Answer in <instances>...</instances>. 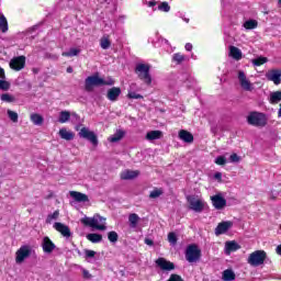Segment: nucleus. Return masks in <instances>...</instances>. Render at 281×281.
Masks as SVG:
<instances>
[{"instance_id":"nucleus-50","label":"nucleus","mask_w":281,"mask_h":281,"mask_svg":"<svg viewBox=\"0 0 281 281\" xmlns=\"http://www.w3.org/2000/svg\"><path fill=\"white\" fill-rule=\"evenodd\" d=\"M85 254H86V258H95V251L94 250L86 249Z\"/></svg>"},{"instance_id":"nucleus-32","label":"nucleus","mask_w":281,"mask_h":281,"mask_svg":"<svg viewBox=\"0 0 281 281\" xmlns=\"http://www.w3.org/2000/svg\"><path fill=\"white\" fill-rule=\"evenodd\" d=\"M279 102H281V92L276 91L270 93V104H278Z\"/></svg>"},{"instance_id":"nucleus-43","label":"nucleus","mask_w":281,"mask_h":281,"mask_svg":"<svg viewBox=\"0 0 281 281\" xmlns=\"http://www.w3.org/2000/svg\"><path fill=\"white\" fill-rule=\"evenodd\" d=\"M100 45L102 49H109V47H111V41H109L106 37H103L101 38Z\"/></svg>"},{"instance_id":"nucleus-20","label":"nucleus","mask_w":281,"mask_h":281,"mask_svg":"<svg viewBox=\"0 0 281 281\" xmlns=\"http://www.w3.org/2000/svg\"><path fill=\"white\" fill-rule=\"evenodd\" d=\"M178 137L186 144H192V142H194V136L192 135V133L186 130H181L178 134Z\"/></svg>"},{"instance_id":"nucleus-59","label":"nucleus","mask_w":281,"mask_h":281,"mask_svg":"<svg viewBox=\"0 0 281 281\" xmlns=\"http://www.w3.org/2000/svg\"><path fill=\"white\" fill-rule=\"evenodd\" d=\"M278 256H281V244L276 249Z\"/></svg>"},{"instance_id":"nucleus-33","label":"nucleus","mask_w":281,"mask_h":281,"mask_svg":"<svg viewBox=\"0 0 281 281\" xmlns=\"http://www.w3.org/2000/svg\"><path fill=\"white\" fill-rule=\"evenodd\" d=\"M80 54V48H70L68 52L61 53V56L71 58L74 56H78Z\"/></svg>"},{"instance_id":"nucleus-6","label":"nucleus","mask_w":281,"mask_h":281,"mask_svg":"<svg viewBox=\"0 0 281 281\" xmlns=\"http://www.w3.org/2000/svg\"><path fill=\"white\" fill-rule=\"evenodd\" d=\"M32 254H36L34 249H32V246L30 245H23L20 247V249L15 252V262L16 265H23Z\"/></svg>"},{"instance_id":"nucleus-17","label":"nucleus","mask_w":281,"mask_h":281,"mask_svg":"<svg viewBox=\"0 0 281 281\" xmlns=\"http://www.w3.org/2000/svg\"><path fill=\"white\" fill-rule=\"evenodd\" d=\"M42 249L44 254H53L54 249H56V244L49 237L45 236L42 240Z\"/></svg>"},{"instance_id":"nucleus-54","label":"nucleus","mask_w":281,"mask_h":281,"mask_svg":"<svg viewBox=\"0 0 281 281\" xmlns=\"http://www.w3.org/2000/svg\"><path fill=\"white\" fill-rule=\"evenodd\" d=\"M0 80H5V70L3 68H0Z\"/></svg>"},{"instance_id":"nucleus-11","label":"nucleus","mask_w":281,"mask_h":281,"mask_svg":"<svg viewBox=\"0 0 281 281\" xmlns=\"http://www.w3.org/2000/svg\"><path fill=\"white\" fill-rule=\"evenodd\" d=\"M238 80H239V85H240L241 89H244V91H254V86L251 85V81H249V79H247L245 71H243V70L238 71Z\"/></svg>"},{"instance_id":"nucleus-22","label":"nucleus","mask_w":281,"mask_h":281,"mask_svg":"<svg viewBox=\"0 0 281 281\" xmlns=\"http://www.w3.org/2000/svg\"><path fill=\"white\" fill-rule=\"evenodd\" d=\"M139 177V171L125 170L121 173V179L123 181H128L131 179H137Z\"/></svg>"},{"instance_id":"nucleus-44","label":"nucleus","mask_w":281,"mask_h":281,"mask_svg":"<svg viewBox=\"0 0 281 281\" xmlns=\"http://www.w3.org/2000/svg\"><path fill=\"white\" fill-rule=\"evenodd\" d=\"M0 100H2V102H14V97L10 93H3L1 94Z\"/></svg>"},{"instance_id":"nucleus-3","label":"nucleus","mask_w":281,"mask_h":281,"mask_svg":"<svg viewBox=\"0 0 281 281\" xmlns=\"http://www.w3.org/2000/svg\"><path fill=\"white\" fill-rule=\"evenodd\" d=\"M247 123L257 128H265L267 126V114L262 112H250L247 116Z\"/></svg>"},{"instance_id":"nucleus-49","label":"nucleus","mask_w":281,"mask_h":281,"mask_svg":"<svg viewBox=\"0 0 281 281\" xmlns=\"http://www.w3.org/2000/svg\"><path fill=\"white\" fill-rule=\"evenodd\" d=\"M168 240H169L170 245H177V234L169 233L168 234Z\"/></svg>"},{"instance_id":"nucleus-26","label":"nucleus","mask_w":281,"mask_h":281,"mask_svg":"<svg viewBox=\"0 0 281 281\" xmlns=\"http://www.w3.org/2000/svg\"><path fill=\"white\" fill-rule=\"evenodd\" d=\"M229 56L234 58V60H240L243 58V52L236 46L229 47Z\"/></svg>"},{"instance_id":"nucleus-10","label":"nucleus","mask_w":281,"mask_h":281,"mask_svg":"<svg viewBox=\"0 0 281 281\" xmlns=\"http://www.w3.org/2000/svg\"><path fill=\"white\" fill-rule=\"evenodd\" d=\"M9 66L11 69H13V71H21V69H25V56L22 55L13 57L10 60Z\"/></svg>"},{"instance_id":"nucleus-27","label":"nucleus","mask_w":281,"mask_h":281,"mask_svg":"<svg viewBox=\"0 0 281 281\" xmlns=\"http://www.w3.org/2000/svg\"><path fill=\"white\" fill-rule=\"evenodd\" d=\"M31 122L35 126H43V122H45V119H43V115H41L38 113H33V114H31Z\"/></svg>"},{"instance_id":"nucleus-23","label":"nucleus","mask_w":281,"mask_h":281,"mask_svg":"<svg viewBox=\"0 0 281 281\" xmlns=\"http://www.w3.org/2000/svg\"><path fill=\"white\" fill-rule=\"evenodd\" d=\"M238 249H240V245H238V243H236V241H226L225 243V254L227 256H229V254H232L234 251H238Z\"/></svg>"},{"instance_id":"nucleus-14","label":"nucleus","mask_w":281,"mask_h":281,"mask_svg":"<svg viewBox=\"0 0 281 281\" xmlns=\"http://www.w3.org/2000/svg\"><path fill=\"white\" fill-rule=\"evenodd\" d=\"M211 201L215 210H223L227 205V200L221 194L211 196Z\"/></svg>"},{"instance_id":"nucleus-45","label":"nucleus","mask_w":281,"mask_h":281,"mask_svg":"<svg viewBox=\"0 0 281 281\" xmlns=\"http://www.w3.org/2000/svg\"><path fill=\"white\" fill-rule=\"evenodd\" d=\"M127 98H130V100H144V95L138 94L136 92H130L127 94Z\"/></svg>"},{"instance_id":"nucleus-38","label":"nucleus","mask_w":281,"mask_h":281,"mask_svg":"<svg viewBox=\"0 0 281 281\" xmlns=\"http://www.w3.org/2000/svg\"><path fill=\"white\" fill-rule=\"evenodd\" d=\"M124 137V132L119 131L113 136L110 137V142L112 144H115L116 142H120Z\"/></svg>"},{"instance_id":"nucleus-51","label":"nucleus","mask_w":281,"mask_h":281,"mask_svg":"<svg viewBox=\"0 0 281 281\" xmlns=\"http://www.w3.org/2000/svg\"><path fill=\"white\" fill-rule=\"evenodd\" d=\"M168 281H183V279L179 274H171Z\"/></svg>"},{"instance_id":"nucleus-13","label":"nucleus","mask_w":281,"mask_h":281,"mask_svg":"<svg viewBox=\"0 0 281 281\" xmlns=\"http://www.w3.org/2000/svg\"><path fill=\"white\" fill-rule=\"evenodd\" d=\"M232 227H234L233 222H221L215 228V236H222V234H227V232H229Z\"/></svg>"},{"instance_id":"nucleus-1","label":"nucleus","mask_w":281,"mask_h":281,"mask_svg":"<svg viewBox=\"0 0 281 281\" xmlns=\"http://www.w3.org/2000/svg\"><path fill=\"white\" fill-rule=\"evenodd\" d=\"M113 85H115V80L111 78L104 80L98 75L89 76L85 80V89L88 93H91V91H93V87H113Z\"/></svg>"},{"instance_id":"nucleus-7","label":"nucleus","mask_w":281,"mask_h":281,"mask_svg":"<svg viewBox=\"0 0 281 281\" xmlns=\"http://www.w3.org/2000/svg\"><path fill=\"white\" fill-rule=\"evenodd\" d=\"M265 260H267V252L265 250H256L249 255L247 262L250 267H260V265H265Z\"/></svg>"},{"instance_id":"nucleus-16","label":"nucleus","mask_w":281,"mask_h":281,"mask_svg":"<svg viewBox=\"0 0 281 281\" xmlns=\"http://www.w3.org/2000/svg\"><path fill=\"white\" fill-rule=\"evenodd\" d=\"M157 267L161 269V271H172L175 270V263L171 261L166 260V258H158L156 260Z\"/></svg>"},{"instance_id":"nucleus-58","label":"nucleus","mask_w":281,"mask_h":281,"mask_svg":"<svg viewBox=\"0 0 281 281\" xmlns=\"http://www.w3.org/2000/svg\"><path fill=\"white\" fill-rule=\"evenodd\" d=\"M155 5H157V2H155V1H149L148 2L149 8H155Z\"/></svg>"},{"instance_id":"nucleus-4","label":"nucleus","mask_w":281,"mask_h":281,"mask_svg":"<svg viewBox=\"0 0 281 281\" xmlns=\"http://www.w3.org/2000/svg\"><path fill=\"white\" fill-rule=\"evenodd\" d=\"M135 74L138 75L139 80H143L145 85L150 87L153 85V77L150 76V65L138 64L135 68Z\"/></svg>"},{"instance_id":"nucleus-8","label":"nucleus","mask_w":281,"mask_h":281,"mask_svg":"<svg viewBox=\"0 0 281 281\" xmlns=\"http://www.w3.org/2000/svg\"><path fill=\"white\" fill-rule=\"evenodd\" d=\"M187 201L189 203V210H192L193 212H196L198 214H201L203 210H205V201L201 199H196L194 195H188Z\"/></svg>"},{"instance_id":"nucleus-31","label":"nucleus","mask_w":281,"mask_h":281,"mask_svg":"<svg viewBox=\"0 0 281 281\" xmlns=\"http://www.w3.org/2000/svg\"><path fill=\"white\" fill-rule=\"evenodd\" d=\"M0 30L3 34H5V32H8V30H9L8 19L1 12H0Z\"/></svg>"},{"instance_id":"nucleus-56","label":"nucleus","mask_w":281,"mask_h":281,"mask_svg":"<svg viewBox=\"0 0 281 281\" xmlns=\"http://www.w3.org/2000/svg\"><path fill=\"white\" fill-rule=\"evenodd\" d=\"M184 48L187 49V52H192V44L191 43H187Z\"/></svg>"},{"instance_id":"nucleus-53","label":"nucleus","mask_w":281,"mask_h":281,"mask_svg":"<svg viewBox=\"0 0 281 281\" xmlns=\"http://www.w3.org/2000/svg\"><path fill=\"white\" fill-rule=\"evenodd\" d=\"M145 245L153 247L155 245V241H153V239H150V238H145Z\"/></svg>"},{"instance_id":"nucleus-28","label":"nucleus","mask_w":281,"mask_h":281,"mask_svg":"<svg viewBox=\"0 0 281 281\" xmlns=\"http://www.w3.org/2000/svg\"><path fill=\"white\" fill-rule=\"evenodd\" d=\"M222 278L225 281H233L236 280V273L232 269H226L223 271Z\"/></svg>"},{"instance_id":"nucleus-61","label":"nucleus","mask_w":281,"mask_h":281,"mask_svg":"<svg viewBox=\"0 0 281 281\" xmlns=\"http://www.w3.org/2000/svg\"><path fill=\"white\" fill-rule=\"evenodd\" d=\"M278 117H281V103H280V109L278 111Z\"/></svg>"},{"instance_id":"nucleus-21","label":"nucleus","mask_w":281,"mask_h":281,"mask_svg":"<svg viewBox=\"0 0 281 281\" xmlns=\"http://www.w3.org/2000/svg\"><path fill=\"white\" fill-rule=\"evenodd\" d=\"M58 135L61 139H65L66 142H71L74 137H76V134H74V132L67 131V128L65 127L59 130Z\"/></svg>"},{"instance_id":"nucleus-42","label":"nucleus","mask_w":281,"mask_h":281,"mask_svg":"<svg viewBox=\"0 0 281 281\" xmlns=\"http://www.w3.org/2000/svg\"><path fill=\"white\" fill-rule=\"evenodd\" d=\"M10 82L5 81V79H0V91H9Z\"/></svg>"},{"instance_id":"nucleus-19","label":"nucleus","mask_w":281,"mask_h":281,"mask_svg":"<svg viewBox=\"0 0 281 281\" xmlns=\"http://www.w3.org/2000/svg\"><path fill=\"white\" fill-rule=\"evenodd\" d=\"M69 195L71 196V199H74L75 201H77V203H87L89 202V195L78 192V191H70Z\"/></svg>"},{"instance_id":"nucleus-47","label":"nucleus","mask_w":281,"mask_h":281,"mask_svg":"<svg viewBox=\"0 0 281 281\" xmlns=\"http://www.w3.org/2000/svg\"><path fill=\"white\" fill-rule=\"evenodd\" d=\"M158 10H161L162 12H170V4H168V2H161L158 5Z\"/></svg>"},{"instance_id":"nucleus-39","label":"nucleus","mask_w":281,"mask_h":281,"mask_svg":"<svg viewBox=\"0 0 281 281\" xmlns=\"http://www.w3.org/2000/svg\"><path fill=\"white\" fill-rule=\"evenodd\" d=\"M268 60L267 57H257L252 59V65H255V67H260L261 65H265V63H268Z\"/></svg>"},{"instance_id":"nucleus-24","label":"nucleus","mask_w":281,"mask_h":281,"mask_svg":"<svg viewBox=\"0 0 281 281\" xmlns=\"http://www.w3.org/2000/svg\"><path fill=\"white\" fill-rule=\"evenodd\" d=\"M164 137V132L156 130V131H150L146 134V139L148 142H154V139H161Z\"/></svg>"},{"instance_id":"nucleus-63","label":"nucleus","mask_w":281,"mask_h":281,"mask_svg":"<svg viewBox=\"0 0 281 281\" xmlns=\"http://www.w3.org/2000/svg\"><path fill=\"white\" fill-rule=\"evenodd\" d=\"M279 5H281V0L278 1Z\"/></svg>"},{"instance_id":"nucleus-5","label":"nucleus","mask_w":281,"mask_h":281,"mask_svg":"<svg viewBox=\"0 0 281 281\" xmlns=\"http://www.w3.org/2000/svg\"><path fill=\"white\" fill-rule=\"evenodd\" d=\"M201 250L199 249V246L196 244H190L187 246V249L184 251V258L187 262H190L191 265L194 262H199L201 260Z\"/></svg>"},{"instance_id":"nucleus-48","label":"nucleus","mask_w":281,"mask_h":281,"mask_svg":"<svg viewBox=\"0 0 281 281\" xmlns=\"http://www.w3.org/2000/svg\"><path fill=\"white\" fill-rule=\"evenodd\" d=\"M239 161H240V156H238V154H232L229 156L231 164H239Z\"/></svg>"},{"instance_id":"nucleus-40","label":"nucleus","mask_w":281,"mask_h":281,"mask_svg":"<svg viewBox=\"0 0 281 281\" xmlns=\"http://www.w3.org/2000/svg\"><path fill=\"white\" fill-rule=\"evenodd\" d=\"M119 238H120V236L117 235L116 232L111 231L108 233V240H110V243L115 244V243H117Z\"/></svg>"},{"instance_id":"nucleus-25","label":"nucleus","mask_w":281,"mask_h":281,"mask_svg":"<svg viewBox=\"0 0 281 281\" xmlns=\"http://www.w3.org/2000/svg\"><path fill=\"white\" fill-rule=\"evenodd\" d=\"M139 221H142L139 215H137L136 213L130 214L128 215V223H130L131 229H136L137 225L139 224Z\"/></svg>"},{"instance_id":"nucleus-29","label":"nucleus","mask_w":281,"mask_h":281,"mask_svg":"<svg viewBox=\"0 0 281 281\" xmlns=\"http://www.w3.org/2000/svg\"><path fill=\"white\" fill-rule=\"evenodd\" d=\"M70 117H71V113L69 111H61L59 113L58 122L60 124H65V123L69 122Z\"/></svg>"},{"instance_id":"nucleus-52","label":"nucleus","mask_w":281,"mask_h":281,"mask_svg":"<svg viewBox=\"0 0 281 281\" xmlns=\"http://www.w3.org/2000/svg\"><path fill=\"white\" fill-rule=\"evenodd\" d=\"M82 274H83V278H85L86 280H90L91 273H89V271H88L87 269H83V270H82Z\"/></svg>"},{"instance_id":"nucleus-55","label":"nucleus","mask_w":281,"mask_h":281,"mask_svg":"<svg viewBox=\"0 0 281 281\" xmlns=\"http://www.w3.org/2000/svg\"><path fill=\"white\" fill-rule=\"evenodd\" d=\"M214 179H217V181H221V179H223V173L216 172V173L214 175Z\"/></svg>"},{"instance_id":"nucleus-46","label":"nucleus","mask_w":281,"mask_h":281,"mask_svg":"<svg viewBox=\"0 0 281 281\" xmlns=\"http://www.w3.org/2000/svg\"><path fill=\"white\" fill-rule=\"evenodd\" d=\"M215 164L217 166H225V164H227V158H225V156H218L215 158Z\"/></svg>"},{"instance_id":"nucleus-30","label":"nucleus","mask_w":281,"mask_h":281,"mask_svg":"<svg viewBox=\"0 0 281 281\" xmlns=\"http://www.w3.org/2000/svg\"><path fill=\"white\" fill-rule=\"evenodd\" d=\"M87 240H90V243H102V235L97 233H90L86 236Z\"/></svg>"},{"instance_id":"nucleus-12","label":"nucleus","mask_w":281,"mask_h":281,"mask_svg":"<svg viewBox=\"0 0 281 281\" xmlns=\"http://www.w3.org/2000/svg\"><path fill=\"white\" fill-rule=\"evenodd\" d=\"M53 227H54V229H56V232L61 234V236H64V238H71V229L69 228V226H67L60 222H55Z\"/></svg>"},{"instance_id":"nucleus-18","label":"nucleus","mask_w":281,"mask_h":281,"mask_svg":"<svg viewBox=\"0 0 281 281\" xmlns=\"http://www.w3.org/2000/svg\"><path fill=\"white\" fill-rule=\"evenodd\" d=\"M120 95H122V89L120 87H112L106 93V98L110 102H117Z\"/></svg>"},{"instance_id":"nucleus-41","label":"nucleus","mask_w":281,"mask_h":281,"mask_svg":"<svg viewBox=\"0 0 281 281\" xmlns=\"http://www.w3.org/2000/svg\"><path fill=\"white\" fill-rule=\"evenodd\" d=\"M161 194H164V189H154L149 193V199H159V196H161Z\"/></svg>"},{"instance_id":"nucleus-60","label":"nucleus","mask_w":281,"mask_h":281,"mask_svg":"<svg viewBox=\"0 0 281 281\" xmlns=\"http://www.w3.org/2000/svg\"><path fill=\"white\" fill-rule=\"evenodd\" d=\"M67 74H74V68L71 66L67 68Z\"/></svg>"},{"instance_id":"nucleus-35","label":"nucleus","mask_w":281,"mask_h":281,"mask_svg":"<svg viewBox=\"0 0 281 281\" xmlns=\"http://www.w3.org/2000/svg\"><path fill=\"white\" fill-rule=\"evenodd\" d=\"M58 216H60V211L57 210L52 214H48L46 217V223L50 225L52 221H58Z\"/></svg>"},{"instance_id":"nucleus-9","label":"nucleus","mask_w":281,"mask_h":281,"mask_svg":"<svg viewBox=\"0 0 281 281\" xmlns=\"http://www.w3.org/2000/svg\"><path fill=\"white\" fill-rule=\"evenodd\" d=\"M79 137H82L83 139H88V142H91L93 146H98V136L92 131H89L87 127H82L79 132Z\"/></svg>"},{"instance_id":"nucleus-15","label":"nucleus","mask_w":281,"mask_h":281,"mask_svg":"<svg viewBox=\"0 0 281 281\" xmlns=\"http://www.w3.org/2000/svg\"><path fill=\"white\" fill-rule=\"evenodd\" d=\"M266 78L270 82H274V85H280L281 83V70H279V69L269 70L266 74Z\"/></svg>"},{"instance_id":"nucleus-2","label":"nucleus","mask_w":281,"mask_h":281,"mask_svg":"<svg viewBox=\"0 0 281 281\" xmlns=\"http://www.w3.org/2000/svg\"><path fill=\"white\" fill-rule=\"evenodd\" d=\"M81 223L87 227H92V229H99V232H104L106 229V218L95 214L93 217H83Z\"/></svg>"},{"instance_id":"nucleus-37","label":"nucleus","mask_w":281,"mask_h":281,"mask_svg":"<svg viewBox=\"0 0 281 281\" xmlns=\"http://www.w3.org/2000/svg\"><path fill=\"white\" fill-rule=\"evenodd\" d=\"M7 115H8L9 120H11V122H13V124H16L19 122V113H16L12 110H8Z\"/></svg>"},{"instance_id":"nucleus-34","label":"nucleus","mask_w":281,"mask_h":281,"mask_svg":"<svg viewBox=\"0 0 281 281\" xmlns=\"http://www.w3.org/2000/svg\"><path fill=\"white\" fill-rule=\"evenodd\" d=\"M245 30H256L258 27V21L256 20H248L244 23Z\"/></svg>"},{"instance_id":"nucleus-64","label":"nucleus","mask_w":281,"mask_h":281,"mask_svg":"<svg viewBox=\"0 0 281 281\" xmlns=\"http://www.w3.org/2000/svg\"><path fill=\"white\" fill-rule=\"evenodd\" d=\"M166 43H168V40H165Z\"/></svg>"},{"instance_id":"nucleus-57","label":"nucleus","mask_w":281,"mask_h":281,"mask_svg":"<svg viewBox=\"0 0 281 281\" xmlns=\"http://www.w3.org/2000/svg\"><path fill=\"white\" fill-rule=\"evenodd\" d=\"M71 117H75L77 122H80V116L76 112L71 113Z\"/></svg>"},{"instance_id":"nucleus-36","label":"nucleus","mask_w":281,"mask_h":281,"mask_svg":"<svg viewBox=\"0 0 281 281\" xmlns=\"http://www.w3.org/2000/svg\"><path fill=\"white\" fill-rule=\"evenodd\" d=\"M172 61L181 65V63L186 61V55H182L181 53H176L172 56Z\"/></svg>"},{"instance_id":"nucleus-62","label":"nucleus","mask_w":281,"mask_h":281,"mask_svg":"<svg viewBox=\"0 0 281 281\" xmlns=\"http://www.w3.org/2000/svg\"><path fill=\"white\" fill-rule=\"evenodd\" d=\"M186 23H190V19H184Z\"/></svg>"}]
</instances>
